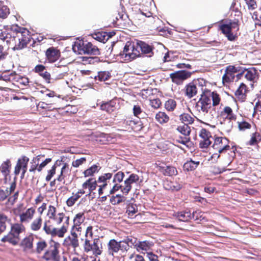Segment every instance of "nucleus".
<instances>
[{
    "label": "nucleus",
    "instance_id": "1",
    "mask_svg": "<svg viewBox=\"0 0 261 261\" xmlns=\"http://www.w3.org/2000/svg\"><path fill=\"white\" fill-rule=\"evenodd\" d=\"M152 47L149 44L142 41H137L136 44L126 42L123 50L117 56L120 57L122 61L128 62L140 56V50L142 54H149L152 52Z\"/></svg>",
    "mask_w": 261,
    "mask_h": 261
},
{
    "label": "nucleus",
    "instance_id": "2",
    "mask_svg": "<svg viewBox=\"0 0 261 261\" xmlns=\"http://www.w3.org/2000/svg\"><path fill=\"white\" fill-rule=\"evenodd\" d=\"M16 32V36H8V34L4 36L3 33L0 36V39L4 42L9 44H14L13 47V50H20L27 46V44L31 41V36L29 35V31L23 28H18L15 29Z\"/></svg>",
    "mask_w": 261,
    "mask_h": 261
},
{
    "label": "nucleus",
    "instance_id": "3",
    "mask_svg": "<svg viewBox=\"0 0 261 261\" xmlns=\"http://www.w3.org/2000/svg\"><path fill=\"white\" fill-rule=\"evenodd\" d=\"M201 97L196 103V107L200 113L205 115L212 108L211 98L210 97L211 91L203 88H201Z\"/></svg>",
    "mask_w": 261,
    "mask_h": 261
},
{
    "label": "nucleus",
    "instance_id": "4",
    "mask_svg": "<svg viewBox=\"0 0 261 261\" xmlns=\"http://www.w3.org/2000/svg\"><path fill=\"white\" fill-rule=\"evenodd\" d=\"M60 244L53 240L48 243V246L42 256L47 261H60L59 248Z\"/></svg>",
    "mask_w": 261,
    "mask_h": 261
},
{
    "label": "nucleus",
    "instance_id": "5",
    "mask_svg": "<svg viewBox=\"0 0 261 261\" xmlns=\"http://www.w3.org/2000/svg\"><path fill=\"white\" fill-rule=\"evenodd\" d=\"M72 50L75 53L78 52L79 54L99 55L98 48L91 42H82V44L81 43H75L72 46Z\"/></svg>",
    "mask_w": 261,
    "mask_h": 261
},
{
    "label": "nucleus",
    "instance_id": "6",
    "mask_svg": "<svg viewBox=\"0 0 261 261\" xmlns=\"http://www.w3.org/2000/svg\"><path fill=\"white\" fill-rule=\"evenodd\" d=\"M219 29L225 35L228 40L234 41L236 36L232 33V29H236V31L239 30L238 21H231L230 20L226 21V23L219 25Z\"/></svg>",
    "mask_w": 261,
    "mask_h": 261
},
{
    "label": "nucleus",
    "instance_id": "7",
    "mask_svg": "<svg viewBox=\"0 0 261 261\" xmlns=\"http://www.w3.org/2000/svg\"><path fill=\"white\" fill-rule=\"evenodd\" d=\"M101 243L99 239H95L92 243H90L89 239H85L84 250L86 252L92 251L93 255H99L102 253Z\"/></svg>",
    "mask_w": 261,
    "mask_h": 261
},
{
    "label": "nucleus",
    "instance_id": "8",
    "mask_svg": "<svg viewBox=\"0 0 261 261\" xmlns=\"http://www.w3.org/2000/svg\"><path fill=\"white\" fill-rule=\"evenodd\" d=\"M213 147L219 153L227 150L230 148L228 145V140L226 138L217 137L215 139Z\"/></svg>",
    "mask_w": 261,
    "mask_h": 261
},
{
    "label": "nucleus",
    "instance_id": "9",
    "mask_svg": "<svg viewBox=\"0 0 261 261\" xmlns=\"http://www.w3.org/2000/svg\"><path fill=\"white\" fill-rule=\"evenodd\" d=\"M192 73L191 72L181 70L171 73L170 74V77L173 83L178 84L180 81L189 78L191 76Z\"/></svg>",
    "mask_w": 261,
    "mask_h": 261
},
{
    "label": "nucleus",
    "instance_id": "10",
    "mask_svg": "<svg viewBox=\"0 0 261 261\" xmlns=\"http://www.w3.org/2000/svg\"><path fill=\"white\" fill-rule=\"evenodd\" d=\"M199 82V81H198ZM203 88L201 85H200V82H198L197 84V82H191L187 84L185 88V95L187 96L189 98H191L196 95L197 93L198 89Z\"/></svg>",
    "mask_w": 261,
    "mask_h": 261
},
{
    "label": "nucleus",
    "instance_id": "11",
    "mask_svg": "<svg viewBox=\"0 0 261 261\" xmlns=\"http://www.w3.org/2000/svg\"><path fill=\"white\" fill-rule=\"evenodd\" d=\"M139 180V177L137 174L132 173L126 178L123 183L122 193L126 195L132 189V184L137 183Z\"/></svg>",
    "mask_w": 261,
    "mask_h": 261
},
{
    "label": "nucleus",
    "instance_id": "12",
    "mask_svg": "<svg viewBox=\"0 0 261 261\" xmlns=\"http://www.w3.org/2000/svg\"><path fill=\"white\" fill-rule=\"evenodd\" d=\"M199 136L203 139V140L200 142V147L201 148H207L212 143L210 140V138H212L210 132L205 128H202L200 130Z\"/></svg>",
    "mask_w": 261,
    "mask_h": 261
},
{
    "label": "nucleus",
    "instance_id": "13",
    "mask_svg": "<svg viewBox=\"0 0 261 261\" xmlns=\"http://www.w3.org/2000/svg\"><path fill=\"white\" fill-rule=\"evenodd\" d=\"M196 212H193L192 214L190 211H181L176 213L174 216L180 221L188 222L192 218H194Z\"/></svg>",
    "mask_w": 261,
    "mask_h": 261
},
{
    "label": "nucleus",
    "instance_id": "14",
    "mask_svg": "<svg viewBox=\"0 0 261 261\" xmlns=\"http://www.w3.org/2000/svg\"><path fill=\"white\" fill-rule=\"evenodd\" d=\"M45 54L48 62L50 63L56 62L60 57L59 50L53 47L48 48Z\"/></svg>",
    "mask_w": 261,
    "mask_h": 261
},
{
    "label": "nucleus",
    "instance_id": "15",
    "mask_svg": "<svg viewBox=\"0 0 261 261\" xmlns=\"http://www.w3.org/2000/svg\"><path fill=\"white\" fill-rule=\"evenodd\" d=\"M119 242L115 239L111 240L108 244V254L114 256V253H117L120 250Z\"/></svg>",
    "mask_w": 261,
    "mask_h": 261
},
{
    "label": "nucleus",
    "instance_id": "16",
    "mask_svg": "<svg viewBox=\"0 0 261 261\" xmlns=\"http://www.w3.org/2000/svg\"><path fill=\"white\" fill-rule=\"evenodd\" d=\"M35 213V210L33 208H28L24 213L20 215V219L21 223L28 222L31 220Z\"/></svg>",
    "mask_w": 261,
    "mask_h": 261
},
{
    "label": "nucleus",
    "instance_id": "17",
    "mask_svg": "<svg viewBox=\"0 0 261 261\" xmlns=\"http://www.w3.org/2000/svg\"><path fill=\"white\" fill-rule=\"evenodd\" d=\"M153 245L152 242L148 241H138L137 244L135 245V248L137 250L147 251L150 249V247Z\"/></svg>",
    "mask_w": 261,
    "mask_h": 261
},
{
    "label": "nucleus",
    "instance_id": "18",
    "mask_svg": "<svg viewBox=\"0 0 261 261\" xmlns=\"http://www.w3.org/2000/svg\"><path fill=\"white\" fill-rule=\"evenodd\" d=\"M66 232L67 227L65 225H63L60 228H57L55 227L51 228V231L50 235L52 237L58 236L59 238H62Z\"/></svg>",
    "mask_w": 261,
    "mask_h": 261
},
{
    "label": "nucleus",
    "instance_id": "19",
    "mask_svg": "<svg viewBox=\"0 0 261 261\" xmlns=\"http://www.w3.org/2000/svg\"><path fill=\"white\" fill-rule=\"evenodd\" d=\"M126 124L136 132L140 131L143 128V123L140 120L127 121Z\"/></svg>",
    "mask_w": 261,
    "mask_h": 261
},
{
    "label": "nucleus",
    "instance_id": "20",
    "mask_svg": "<svg viewBox=\"0 0 261 261\" xmlns=\"http://www.w3.org/2000/svg\"><path fill=\"white\" fill-rule=\"evenodd\" d=\"M19 241V238L15 236L11 231L7 236H4L2 239V241L3 242H8L13 245H16Z\"/></svg>",
    "mask_w": 261,
    "mask_h": 261
},
{
    "label": "nucleus",
    "instance_id": "21",
    "mask_svg": "<svg viewBox=\"0 0 261 261\" xmlns=\"http://www.w3.org/2000/svg\"><path fill=\"white\" fill-rule=\"evenodd\" d=\"M24 230V226L19 223H15L11 225V232L16 237L19 238V234Z\"/></svg>",
    "mask_w": 261,
    "mask_h": 261
},
{
    "label": "nucleus",
    "instance_id": "22",
    "mask_svg": "<svg viewBox=\"0 0 261 261\" xmlns=\"http://www.w3.org/2000/svg\"><path fill=\"white\" fill-rule=\"evenodd\" d=\"M115 104L116 103L112 101L106 102L100 106V109L102 110L106 111L107 112L111 113L116 109Z\"/></svg>",
    "mask_w": 261,
    "mask_h": 261
},
{
    "label": "nucleus",
    "instance_id": "23",
    "mask_svg": "<svg viewBox=\"0 0 261 261\" xmlns=\"http://www.w3.org/2000/svg\"><path fill=\"white\" fill-rule=\"evenodd\" d=\"M14 82L17 83L20 86H26L29 83V80L26 76H23L15 73L14 75Z\"/></svg>",
    "mask_w": 261,
    "mask_h": 261
},
{
    "label": "nucleus",
    "instance_id": "24",
    "mask_svg": "<svg viewBox=\"0 0 261 261\" xmlns=\"http://www.w3.org/2000/svg\"><path fill=\"white\" fill-rule=\"evenodd\" d=\"M236 119H234L235 120ZM232 119L226 118L223 120V122H221L222 125V128L226 132H230L233 127Z\"/></svg>",
    "mask_w": 261,
    "mask_h": 261
},
{
    "label": "nucleus",
    "instance_id": "25",
    "mask_svg": "<svg viewBox=\"0 0 261 261\" xmlns=\"http://www.w3.org/2000/svg\"><path fill=\"white\" fill-rule=\"evenodd\" d=\"M199 164V162L198 161H194L192 160L187 161L184 165V168L185 170L187 171H192L195 170L198 165Z\"/></svg>",
    "mask_w": 261,
    "mask_h": 261
},
{
    "label": "nucleus",
    "instance_id": "26",
    "mask_svg": "<svg viewBox=\"0 0 261 261\" xmlns=\"http://www.w3.org/2000/svg\"><path fill=\"white\" fill-rule=\"evenodd\" d=\"M179 119L184 124H191L194 122V118L188 113H184L179 116Z\"/></svg>",
    "mask_w": 261,
    "mask_h": 261
},
{
    "label": "nucleus",
    "instance_id": "27",
    "mask_svg": "<svg viewBox=\"0 0 261 261\" xmlns=\"http://www.w3.org/2000/svg\"><path fill=\"white\" fill-rule=\"evenodd\" d=\"M126 197L121 194H117L116 196H112L110 200V202L113 205L118 204L121 202H124Z\"/></svg>",
    "mask_w": 261,
    "mask_h": 261
},
{
    "label": "nucleus",
    "instance_id": "28",
    "mask_svg": "<svg viewBox=\"0 0 261 261\" xmlns=\"http://www.w3.org/2000/svg\"><path fill=\"white\" fill-rule=\"evenodd\" d=\"M162 172L166 176H172L176 175L177 171L174 167L171 166H167L162 168Z\"/></svg>",
    "mask_w": 261,
    "mask_h": 261
},
{
    "label": "nucleus",
    "instance_id": "29",
    "mask_svg": "<svg viewBox=\"0 0 261 261\" xmlns=\"http://www.w3.org/2000/svg\"><path fill=\"white\" fill-rule=\"evenodd\" d=\"M256 70L254 68L246 69L245 70V77L249 81H253L256 76Z\"/></svg>",
    "mask_w": 261,
    "mask_h": 261
},
{
    "label": "nucleus",
    "instance_id": "30",
    "mask_svg": "<svg viewBox=\"0 0 261 261\" xmlns=\"http://www.w3.org/2000/svg\"><path fill=\"white\" fill-rule=\"evenodd\" d=\"M156 120L161 124L166 123L169 120V117L165 112H159L155 115Z\"/></svg>",
    "mask_w": 261,
    "mask_h": 261
},
{
    "label": "nucleus",
    "instance_id": "31",
    "mask_svg": "<svg viewBox=\"0 0 261 261\" xmlns=\"http://www.w3.org/2000/svg\"><path fill=\"white\" fill-rule=\"evenodd\" d=\"M85 219L84 213L77 214L73 219L74 226H79L84 221Z\"/></svg>",
    "mask_w": 261,
    "mask_h": 261
},
{
    "label": "nucleus",
    "instance_id": "32",
    "mask_svg": "<svg viewBox=\"0 0 261 261\" xmlns=\"http://www.w3.org/2000/svg\"><path fill=\"white\" fill-rule=\"evenodd\" d=\"M138 212V207L136 204L133 203L129 204L127 205L126 213L127 214L128 217L133 218L134 215Z\"/></svg>",
    "mask_w": 261,
    "mask_h": 261
},
{
    "label": "nucleus",
    "instance_id": "33",
    "mask_svg": "<svg viewBox=\"0 0 261 261\" xmlns=\"http://www.w3.org/2000/svg\"><path fill=\"white\" fill-rule=\"evenodd\" d=\"M33 240L32 238L26 237L21 242V246L25 250L31 249L33 248Z\"/></svg>",
    "mask_w": 261,
    "mask_h": 261
},
{
    "label": "nucleus",
    "instance_id": "34",
    "mask_svg": "<svg viewBox=\"0 0 261 261\" xmlns=\"http://www.w3.org/2000/svg\"><path fill=\"white\" fill-rule=\"evenodd\" d=\"M111 75L109 72L108 71H100L98 72V75L97 76H95L94 79L96 81L98 80L99 81H106L108 80Z\"/></svg>",
    "mask_w": 261,
    "mask_h": 261
},
{
    "label": "nucleus",
    "instance_id": "35",
    "mask_svg": "<svg viewBox=\"0 0 261 261\" xmlns=\"http://www.w3.org/2000/svg\"><path fill=\"white\" fill-rule=\"evenodd\" d=\"M235 77V74L229 72L225 69V74L222 77V82L223 83H229L233 81Z\"/></svg>",
    "mask_w": 261,
    "mask_h": 261
},
{
    "label": "nucleus",
    "instance_id": "36",
    "mask_svg": "<svg viewBox=\"0 0 261 261\" xmlns=\"http://www.w3.org/2000/svg\"><path fill=\"white\" fill-rule=\"evenodd\" d=\"M246 91V86L244 83H241L235 92V95L240 98H243Z\"/></svg>",
    "mask_w": 261,
    "mask_h": 261
},
{
    "label": "nucleus",
    "instance_id": "37",
    "mask_svg": "<svg viewBox=\"0 0 261 261\" xmlns=\"http://www.w3.org/2000/svg\"><path fill=\"white\" fill-rule=\"evenodd\" d=\"M177 130L185 136H189L191 133V128L189 125L184 124L182 126H179Z\"/></svg>",
    "mask_w": 261,
    "mask_h": 261
},
{
    "label": "nucleus",
    "instance_id": "38",
    "mask_svg": "<svg viewBox=\"0 0 261 261\" xmlns=\"http://www.w3.org/2000/svg\"><path fill=\"white\" fill-rule=\"evenodd\" d=\"M11 166V163L9 160L4 162L0 167V171L4 175H6L9 174L10 170L9 168Z\"/></svg>",
    "mask_w": 261,
    "mask_h": 261
},
{
    "label": "nucleus",
    "instance_id": "39",
    "mask_svg": "<svg viewBox=\"0 0 261 261\" xmlns=\"http://www.w3.org/2000/svg\"><path fill=\"white\" fill-rule=\"evenodd\" d=\"M42 225V218L41 217L35 219L31 225V228L32 230L37 231L40 229Z\"/></svg>",
    "mask_w": 261,
    "mask_h": 261
},
{
    "label": "nucleus",
    "instance_id": "40",
    "mask_svg": "<svg viewBox=\"0 0 261 261\" xmlns=\"http://www.w3.org/2000/svg\"><path fill=\"white\" fill-rule=\"evenodd\" d=\"M99 170L98 166L96 165H94L86 170L84 172V174L85 177L93 175L95 173L97 172Z\"/></svg>",
    "mask_w": 261,
    "mask_h": 261
},
{
    "label": "nucleus",
    "instance_id": "41",
    "mask_svg": "<svg viewBox=\"0 0 261 261\" xmlns=\"http://www.w3.org/2000/svg\"><path fill=\"white\" fill-rule=\"evenodd\" d=\"M15 72H13L9 74L3 73L0 75V80L6 82H14V75H15Z\"/></svg>",
    "mask_w": 261,
    "mask_h": 261
},
{
    "label": "nucleus",
    "instance_id": "42",
    "mask_svg": "<svg viewBox=\"0 0 261 261\" xmlns=\"http://www.w3.org/2000/svg\"><path fill=\"white\" fill-rule=\"evenodd\" d=\"M176 106V101L172 99L167 100L165 104L166 109L168 111H173Z\"/></svg>",
    "mask_w": 261,
    "mask_h": 261
},
{
    "label": "nucleus",
    "instance_id": "43",
    "mask_svg": "<svg viewBox=\"0 0 261 261\" xmlns=\"http://www.w3.org/2000/svg\"><path fill=\"white\" fill-rule=\"evenodd\" d=\"M48 245L44 241H39L37 243L36 252L38 254L44 250L45 248L47 249Z\"/></svg>",
    "mask_w": 261,
    "mask_h": 261
},
{
    "label": "nucleus",
    "instance_id": "44",
    "mask_svg": "<svg viewBox=\"0 0 261 261\" xmlns=\"http://www.w3.org/2000/svg\"><path fill=\"white\" fill-rule=\"evenodd\" d=\"M7 217L4 214L0 212V230L5 231L6 228V222Z\"/></svg>",
    "mask_w": 261,
    "mask_h": 261
},
{
    "label": "nucleus",
    "instance_id": "45",
    "mask_svg": "<svg viewBox=\"0 0 261 261\" xmlns=\"http://www.w3.org/2000/svg\"><path fill=\"white\" fill-rule=\"evenodd\" d=\"M124 177V173L122 171H119L114 175L113 179V182H116L118 184L121 182L123 181Z\"/></svg>",
    "mask_w": 261,
    "mask_h": 261
},
{
    "label": "nucleus",
    "instance_id": "46",
    "mask_svg": "<svg viewBox=\"0 0 261 261\" xmlns=\"http://www.w3.org/2000/svg\"><path fill=\"white\" fill-rule=\"evenodd\" d=\"M114 185H113L112 189L110 190L109 194L108 196H110V195L114 194L116 192L119 191V190H121V191L122 192L123 188V184H119L118 183H114Z\"/></svg>",
    "mask_w": 261,
    "mask_h": 261
},
{
    "label": "nucleus",
    "instance_id": "47",
    "mask_svg": "<svg viewBox=\"0 0 261 261\" xmlns=\"http://www.w3.org/2000/svg\"><path fill=\"white\" fill-rule=\"evenodd\" d=\"M107 35H105V34L103 33H100L98 32L97 33H95L93 35V38L95 40L99 41L105 43L107 41V39H106Z\"/></svg>",
    "mask_w": 261,
    "mask_h": 261
},
{
    "label": "nucleus",
    "instance_id": "48",
    "mask_svg": "<svg viewBox=\"0 0 261 261\" xmlns=\"http://www.w3.org/2000/svg\"><path fill=\"white\" fill-rule=\"evenodd\" d=\"M210 98H211V100L213 101V106H215L218 105L220 102V97L219 95L214 92H211V94L210 95Z\"/></svg>",
    "mask_w": 261,
    "mask_h": 261
},
{
    "label": "nucleus",
    "instance_id": "49",
    "mask_svg": "<svg viewBox=\"0 0 261 261\" xmlns=\"http://www.w3.org/2000/svg\"><path fill=\"white\" fill-rule=\"evenodd\" d=\"M112 175L113 173H105L98 177V182L106 183L107 180L110 179L112 178Z\"/></svg>",
    "mask_w": 261,
    "mask_h": 261
},
{
    "label": "nucleus",
    "instance_id": "50",
    "mask_svg": "<svg viewBox=\"0 0 261 261\" xmlns=\"http://www.w3.org/2000/svg\"><path fill=\"white\" fill-rule=\"evenodd\" d=\"M9 13V10L6 6L0 5V18H5Z\"/></svg>",
    "mask_w": 261,
    "mask_h": 261
},
{
    "label": "nucleus",
    "instance_id": "51",
    "mask_svg": "<svg viewBox=\"0 0 261 261\" xmlns=\"http://www.w3.org/2000/svg\"><path fill=\"white\" fill-rule=\"evenodd\" d=\"M29 159L25 156H22L21 159H18L17 164H19L22 168H27L28 163Z\"/></svg>",
    "mask_w": 261,
    "mask_h": 261
},
{
    "label": "nucleus",
    "instance_id": "52",
    "mask_svg": "<svg viewBox=\"0 0 261 261\" xmlns=\"http://www.w3.org/2000/svg\"><path fill=\"white\" fill-rule=\"evenodd\" d=\"M224 113L227 114L226 118L236 119V116L232 113L231 108L229 107H225L224 109Z\"/></svg>",
    "mask_w": 261,
    "mask_h": 261
},
{
    "label": "nucleus",
    "instance_id": "53",
    "mask_svg": "<svg viewBox=\"0 0 261 261\" xmlns=\"http://www.w3.org/2000/svg\"><path fill=\"white\" fill-rule=\"evenodd\" d=\"M37 107L38 108L47 110H51L55 109L54 108L52 107L51 104L46 103L42 101H40L38 103Z\"/></svg>",
    "mask_w": 261,
    "mask_h": 261
},
{
    "label": "nucleus",
    "instance_id": "54",
    "mask_svg": "<svg viewBox=\"0 0 261 261\" xmlns=\"http://www.w3.org/2000/svg\"><path fill=\"white\" fill-rule=\"evenodd\" d=\"M56 208L55 206L53 205H49L48 207V212L47 214V216L48 217L51 219L52 218H54L56 215Z\"/></svg>",
    "mask_w": 261,
    "mask_h": 261
},
{
    "label": "nucleus",
    "instance_id": "55",
    "mask_svg": "<svg viewBox=\"0 0 261 261\" xmlns=\"http://www.w3.org/2000/svg\"><path fill=\"white\" fill-rule=\"evenodd\" d=\"M56 166L55 165L52 166L51 169L48 171V173L46 176L45 180L47 181L50 180L52 177L55 175L56 173Z\"/></svg>",
    "mask_w": 261,
    "mask_h": 261
},
{
    "label": "nucleus",
    "instance_id": "56",
    "mask_svg": "<svg viewBox=\"0 0 261 261\" xmlns=\"http://www.w3.org/2000/svg\"><path fill=\"white\" fill-rule=\"evenodd\" d=\"M161 105V102L160 99L155 98L150 100V105L153 108L156 109H158Z\"/></svg>",
    "mask_w": 261,
    "mask_h": 261
},
{
    "label": "nucleus",
    "instance_id": "57",
    "mask_svg": "<svg viewBox=\"0 0 261 261\" xmlns=\"http://www.w3.org/2000/svg\"><path fill=\"white\" fill-rule=\"evenodd\" d=\"M86 161V158L85 157L77 159L72 162V165L75 168L79 167L80 165L84 164Z\"/></svg>",
    "mask_w": 261,
    "mask_h": 261
},
{
    "label": "nucleus",
    "instance_id": "58",
    "mask_svg": "<svg viewBox=\"0 0 261 261\" xmlns=\"http://www.w3.org/2000/svg\"><path fill=\"white\" fill-rule=\"evenodd\" d=\"M126 243L129 245V247H132L133 246L135 247V245L137 244V240L136 238H133L132 237H127L124 239Z\"/></svg>",
    "mask_w": 261,
    "mask_h": 261
},
{
    "label": "nucleus",
    "instance_id": "59",
    "mask_svg": "<svg viewBox=\"0 0 261 261\" xmlns=\"http://www.w3.org/2000/svg\"><path fill=\"white\" fill-rule=\"evenodd\" d=\"M64 214L63 213H60L58 214L57 215H56L54 218H52L51 219L54 220L56 223L59 225L61 223V222L63 221V219L64 217Z\"/></svg>",
    "mask_w": 261,
    "mask_h": 261
},
{
    "label": "nucleus",
    "instance_id": "60",
    "mask_svg": "<svg viewBox=\"0 0 261 261\" xmlns=\"http://www.w3.org/2000/svg\"><path fill=\"white\" fill-rule=\"evenodd\" d=\"M51 161V158H47L44 161H42V162L39 164L37 170L40 172L42 169L45 167Z\"/></svg>",
    "mask_w": 261,
    "mask_h": 261
},
{
    "label": "nucleus",
    "instance_id": "61",
    "mask_svg": "<svg viewBox=\"0 0 261 261\" xmlns=\"http://www.w3.org/2000/svg\"><path fill=\"white\" fill-rule=\"evenodd\" d=\"M97 186L96 180L92 178V180L90 183L89 186V193L88 195H89L94 190H95Z\"/></svg>",
    "mask_w": 261,
    "mask_h": 261
},
{
    "label": "nucleus",
    "instance_id": "62",
    "mask_svg": "<svg viewBox=\"0 0 261 261\" xmlns=\"http://www.w3.org/2000/svg\"><path fill=\"white\" fill-rule=\"evenodd\" d=\"M119 244L120 247V250L122 251H127L129 248V245L126 243L124 240L119 242Z\"/></svg>",
    "mask_w": 261,
    "mask_h": 261
},
{
    "label": "nucleus",
    "instance_id": "63",
    "mask_svg": "<svg viewBox=\"0 0 261 261\" xmlns=\"http://www.w3.org/2000/svg\"><path fill=\"white\" fill-rule=\"evenodd\" d=\"M216 112L214 109H211L208 113L204 115L208 120H212L216 116Z\"/></svg>",
    "mask_w": 261,
    "mask_h": 261
},
{
    "label": "nucleus",
    "instance_id": "64",
    "mask_svg": "<svg viewBox=\"0 0 261 261\" xmlns=\"http://www.w3.org/2000/svg\"><path fill=\"white\" fill-rule=\"evenodd\" d=\"M238 126L240 130H244L246 129L250 128L251 125L246 121H243L242 122H239Z\"/></svg>",
    "mask_w": 261,
    "mask_h": 261
}]
</instances>
